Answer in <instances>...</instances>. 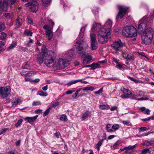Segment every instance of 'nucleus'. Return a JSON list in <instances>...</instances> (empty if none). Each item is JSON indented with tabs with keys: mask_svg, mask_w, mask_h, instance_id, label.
I'll return each mask as SVG.
<instances>
[{
	"mask_svg": "<svg viewBox=\"0 0 154 154\" xmlns=\"http://www.w3.org/2000/svg\"><path fill=\"white\" fill-rule=\"evenodd\" d=\"M139 129L140 130V132L141 131H144L146 130L147 128L146 127H141L139 128Z\"/></svg>",
	"mask_w": 154,
	"mask_h": 154,
	"instance_id": "nucleus-63",
	"label": "nucleus"
},
{
	"mask_svg": "<svg viewBox=\"0 0 154 154\" xmlns=\"http://www.w3.org/2000/svg\"><path fill=\"white\" fill-rule=\"evenodd\" d=\"M35 73L33 70L24 71H23L20 72V74L24 76H31L34 75Z\"/></svg>",
	"mask_w": 154,
	"mask_h": 154,
	"instance_id": "nucleus-18",
	"label": "nucleus"
},
{
	"mask_svg": "<svg viewBox=\"0 0 154 154\" xmlns=\"http://www.w3.org/2000/svg\"><path fill=\"white\" fill-rule=\"evenodd\" d=\"M42 52L41 54H43V55H45V54L48 51L46 50V46L45 45H43L42 47L41 48Z\"/></svg>",
	"mask_w": 154,
	"mask_h": 154,
	"instance_id": "nucleus-31",
	"label": "nucleus"
},
{
	"mask_svg": "<svg viewBox=\"0 0 154 154\" xmlns=\"http://www.w3.org/2000/svg\"><path fill=\"white\" fill-rule=\"evenodd\" d=\"M111 33L110 31L107 30L105 28H100L98 31V35L101 36H109Z\"/></svg>",
	"mask_w": 154,
	"mask_h": 154,
	"instance_id": "nucleus-14",
	"label": "nucleus"
},
{
	"mask_svg": "<svg viewBox=\"0 0 154 154\" xmlns=\"http://www.w3.org/2000/svg\"><path fill=\"white\" fill-rule=\"evenodd\" d=\"M4 15L5 18L8 20L12 19L13 16L12 14H10L8 13H5Z\"/></svg>",
	"mask_w": 154,
	"mask_h": 154,
	"instance_id": "nucleus-30",
	"label": "nucleus"
},
{
	"mask_svg": "<svg viewBox=\"0 0 154 154\" xmlns=\"http://www.w3.org/2000/svg\"><path fill=\"white\" fill-rule=\"evenodd\" d=\"M43 28L45 30L46 35L47 36L48 39L50 40L53 36L52 29L48 25H45Z\"/></svg>",
	"mask_w": 154,
	"mask_h": 154,
	"instance_id": "nucleus-11",
	"label": "nucleus"
},
{
	"mask_svg": "<svg viewBox=\"0 0 154 154\" xmlns=\"http://www.w3.org/2000/svg\"><path fill=\"white\" fill-rule=\"evenodd\" d=\"M117 107L116 106H112L111 108H109L111 111H114L117 109Z\"/></svg>",
	"mask_w": 154,
	"mask_h": 154,
	"instance_id": "nucleus-64",
	"label": "nucleus"
},
{
	"mask_svg": "<svg viewBox=\"0 0 154 154\" xmlns=\"http://www.w3.org/2000/svg\"><path fill=\"white\" fill-rule=\"evenodd\" d=\"M38 94L41 96H46L48 95L47 92H44L42 91H39L38 92Z\"/></svg>",
	"mask_w": 154,
	"mask_h": 154,
	"instance_id": "nucleus-35",
	"label": "nucleus"
},
{
	"mask_svg": "<svg viewBox=\"0 0 154 154\" xmlns=\"http://www.w3.org/2000/svg\"><path fill=\"white\" fill-rule=\"evenodd\" d=\"M22 102V100L18 98H15L13 100V103L14 105L16 106L17 104L20 103Z\"/></svg>",
	"mask_w": 154,
	"mask_h": 154,
	"instance_id": "nucleus-27",
	"label": "nucleus"
},
{
	"mask_svg": "<svg viewBox=\"0 0 154 154\" xmlns=\"http://www.w3.org/2000/svg\"><path fill=\"white\" fill-rule=\"evenodd\" d=\"M118 79L117 78L115 77H110V78H106V80H117Z\"/></svg>",
	"mask_w": 154,
	"mask_h": 154,
	"instance_id": "nucleus-51",
	"label": "nucleus"
},
{
	"mask_svg": "<svg viewBox=\"0 0 154 154\" xmlns=\"http://www.w3.org/2000/svg\"><path fill=\"white\" fill-rule=\"evenodd\" d=\"M24 34L25 35H26L28 36H32V32L27 30L25 31Z\"/></svg>",
	"mask_w": 154,
	"mask_h": 154,
	"instance_id": "nucleus-36",
	"label": "nucleus"
},
{
	"mask_svg": "<svg viewBox=\"0 0 154 154\" xmlns=\"http://www.w3.org/2000/svg\"><path fill=\"white\" fill-rule=\"evenodd\" d=\"M104 139L102 140V141H100L97 143L96 144L95 147L97 148L98 151H99L100 149V147L102 145V142L103 141Z\"/></svg>",
	"mask_w": 154,
	"mask_h": 154,
	"instance_id": "nucleus-34",
	"label": "nucleus"
},
{
	"mask_svg": "<svg viewBox=\"0 0 154 154\" xmlns=\"http://www.w3.org/2000/svg\"><path fill=\"white\" fill-rule=\"evenodd\" d=\"M154 144V140L150 141L149 142H148L146 143V145L147 146H149L150 144Z\"/></svg>",
	"mask_w": 154,
	"mask_h": 154,
	"instance_id": "nucleus-61",
	"label": "nucleus"
},
{
	"mask_svg": "<svg viewBox=\"0 0 154 154\" xmlns=\"http://www.w3.org/2000/svg\"><path fill=\"white\" fill-rule=\"evenodd\" d=\"M44 57L45 65L49 67L52 68L54 70L63 69L69 64V60L62 58L54 62L55 59L54 53L51 51H48Z\"/></svg>",
	"mask_w": 154,
	"mask_h": 154,
	"instance_id": "nucleus-1",
	"label": "nucleus"
},
{
	"mask_svg": "<svg viewBox=\"0 0 154 154\" xmlns=\"http://www.w3.org/2000/svg\"><path fill=\"white\" fill-rule=\"evenodd\" d=\"M66 118L67 117L66 115H63L61 116L60 119L61 121H65L66 120Z\"/></svg>",
	"mask_w": 154,
	"mask_h": 154,
	"instance_id": "nucleus-47",
	"label": "nucleus"
},
{
	"mask_svg": "<svg viewBox=\"0 0 154 154\" xmlns=\"http://www.w3.org/2000/svg\"><path fill=\"white\" fill-rule=\"evenodd\" d=\"M38 116L36 115L32 117H27L25 118V120H27L29 123H31L33 122L38 117Z\"/></svg>",
	"mask_w": 154,
	"mask_h": 154,
	"instance_id": "nucleus-22",
	"label": "nucleus"
},
{
	"mask_svg": "<svg viewBox=\"0 0 154 154\" xmlns=\"http://www.w3.org/2000/svg\"><path fill=\"white\" fill-rule=\"evenodd\" d=\"M99 108L102 110H107L109 108V106L107 104H102L99 106Z\"/></svg>",
	"mask_w": 154,
	"mask_h": 154,
	"instance_id": "nucleus-24",
	"label": "nucleus"
},
{
	"mask_svg": "<svg viewBox=\"0 0 154 154\" xmlns=\"http://www.w3.org/2000/svg\"><path fill=\"white\" fill-rule=\"evenodd\" d=\"M153 17H151L148 22V17L147 16H144L139 21V24L138 25V29L140 32H142L143 30L146 29L147 27L151 26L152 25L153 21Z\"/></svg>",
	"mask_w": 154,
	"mask_h": 154,
	"instance_id": "nucleus-3",
	"label": "nucleus"
},
{
	"mask_svg": "<svg viewBox=\"0 0 154 154\" xmlns=\"http://www.w3.org/2000/svg\"><path fill=\"white\" fill-rule=\"evenodd\" d=\"M95 88L93 86H86L82 88V90L83 91H93Z\"/></svg>",
	"mask_w": 154,
	"mask_h": 154,
	"instance_id": "nucleus-26",
	"label": "nucleus"
},
{
	"mask_svg": "<svg viewBox=\"0 0 154 154\" xmlns=\"http://www.w3.org/2000/svg\"><path fill=\"white\" fill-rule=\"evenodd\" d=\"M77 83L76 80H72L69 82H68L67 84L66 85L68 86H70L72 85L75 84Z\"/></svg>",
	"mask_w": 154,
	"mask_h": 154,
	"instance_id": "nucleus-39",
	"label": "nucleus"
},
{
	"mask_svg": "<svg viewBox=\"0 0 154 154\" xmlns=\"http://www.w3.org/2000/svg\"><path fill=\"white\" fill-rule=\"evenodd\" d=\"M85 30V27H83L81 29L79 36L80 38L83 37L84 35V32Z\"/></svg>",
	"mask_w": 154,
	"mask_h": 154,
	"instance_id": "nucleus-33",
	"label": "nucleus"
},
{
	"mask_svg": "<svg viewBox=\"0 0 154 154\" xmlns=\"http://www.w3.org/2000/svg\"><path fill=\"white\" fill-rule=\"evenodd\" d=\"M74 51L73 49H71L69 50L68 52L69 55L70 56H72L74 52Z\"/></svg>",
	"mask_w": 154,
	"mask_h": 154,
	"instance_id": "nucleus-59",
	"label": "nucleus"
},
{
	"mask_svg": "<svg viewBox=\"0 0 154 154\" xmlns=\"http://www.w3.org/2000/svg\"><path fill=\"white\" fill-rule=\"evenodd\" d=\"M59 104V102L58 101H56L52 104V107L54 108H55L56 106H58Z\"/></svg>",
	"mask_w": 154,
	"mask_h": 154,
	"instance_id": "nucleus-55",
	"label": "nucleus"
},
{
	"mask_svg": "<svg viewBox=\"0 0 154 154\" xmlns=\"http://www.w3.org/2000/svg\"><path fill=\"white\" fill-rule=\"evenodd\" d=\"M41 104V103L40 101H36V102H33L32 104L33 106H36V105H40Z\"/></svg>",
	"mask_w": 154,
	"mask_h": 154,
	"instance_id": "nucleus-53",
	"label": "nucleus"
},
{
	"mask_svg": "<svg viewBox=\"0 0 154 154\" xmlns=\"http://www.w3.org/2000/svg\"><path fill=\"white\" fill-rule=\"evenodd\" d=\"M90 113H91L89 111H87L85 112L84 113L82 114V120H84L87 119Z\"/></svg>",
	"mask_w": 154,
	"mask_h": 154,
	"instance_id": "nucleus-25",
	"label": "nucleus"
},
{
	"mask_svg": "<svg viewBox=\"0 0 154 154\" xmlns=\"http://www.w3.org/2000/svg\"><path fill=\"white\" fill-rule=\"evenodd\" d=\"M112 22L110 20H108L106 22L104 25V26L106 28H107L109 31H110V29L112 27Z\"/></svg>",
	"mask_w": 154,
	"mask_h": 154,
	"instance_id": "nucleus-20",
	"label": "nucleus"
},
{
	"mask_svg": "<svg viewBox=\"0 0 154 154\" xmlns=\"http://www.w3.org/2000/svg\"><path fill=\"white\" fill-rule=\"evenodd\" d=\"M17 45V43L16 42H13L11 45L8 48L7 50L10 51V50H12Z\"/></svg>",
	"mask_w": 154,
	"mask_h": 154,
	"instance_id": "nucleus-29",
	"label": "nucleus"
},
{
	"mask_svg": "<svg viewBox=\"0 0 154 154\" xmlns=\"http://www.w3.org/2000/svg\"><path fill=\"white\" fill-rule=\"evenodd\" d=\"M74 91H73L71 90H68L66 92V94H71L72 93L74 92Z\"/></svg>",
	"mask_w": 154,
	"mask_h": 154,
	"instance_id": "nucleus-62",
	"label": "nucleus"
},
{
	"mask_svg": "<svg viewBox=\"0 0 154 154\" xmlns=\"http://www.w3.org/2000/svg\"><path fill=\"white\" fill-rule=\"evenodd\" d=\"M128 78L130 79L131 81H133L135 82V83H137L140 82V81L138 80L137 79H134V78L131 77L129 76H127Z\"/></svg>",
	"mask_w": 154,
	"mask_h": 154,
	"instance_id": "nucleus-40",
	"label": "nucleus"
},
{
	"mask_svg": "<svg viewBox=\"0 0 154 154\" xmlns=\"http://www.w3.org/2000/svg\"><path fill=\"white\" fill-rule=\"evenodd\" d=\"M123 35L127 37H135L137 35L136 29L132 26L125 27L122 30Z\"/></svg>",
	"mask_w": 154,
	"mask_h": 154,
	"instance_id": "nucleus-4",
	"label": "nucleus"
},
{
	"mask_svg": "<svg viewBox=\"0 0 154 154\" xmlns=\"http://www.w3.org/2000/svg\"><path fill=\"white\" fill-rule=\"evenodd\" d=\"M21 21V20H20L19 19H17L16 20V25H17V27L18 28L20 27L21 26V23L20 22Z\"/></svg>",
	"mask_w": 154,
	"mask_h": 154,
	"instance_id": "nucleus-43",
	"label": "nucleus"
},
{
	"mask_svg": "<svg viewBox=\"0 0 154 154\" xmlns=\"http://www.w3.org/2000/svg\"><path fill=\"white\" fill-rule=\"evenodd\" d=\"M128 95H129L128 94H123L121 95V97L122 98H129V97L128 96Z\"/></svg>",
	"mask_w": 154,
	"mask_h": 154,
	"instance_id": "nucleus-58",
	"label": "nucleus"
},
{
	"mask_svg": "<svg viewBox=\"0 0 154 154\" xmlns=\"http://www.w3.org/2000/svg\"><path fill=\"white\" fill-rule=\"evenodd\" d=\"M92 68L91 69L92 70H94L97 68H99L100 67V65L97 63H93L92 64Z\"/></svg>",
	"mask_w": 154,
	"mask_h": 154,
	"instance_id": "nucleus-32",
	"label": "nucleus"
},
{
	"mask_svg": "<svg viewBox=\"0 0 154 154\" xmlns=\"http://www.w3.org/2000/svg\"><path fill=\"white\" fill-rule=\"evenodd\" d=\"M149 99V98L147 97H142L141 98H138L137 99V100H148Z\"/></svg>",
	"mask_w": 154,
	"mask_h": 154,
	"instance_id": "nucleus-56",
	"label": "nucleus"
},
{
	"mask_svg": "<svg viewBox=\"0 0 154 154\" xmlns=\"http://www.w3.org/2000/svg\"><path fill=\"white\" fill-rule=\"evenodd\" d=\"M103 91L102 88H100L98 91L94 92V94H98L99 95H100L102 94Z\"/></svg>",
	"mask_w": 154,
	"mask_h": 154,
	"instance_id": "nucleus-46",
	"label": "nucleus"
},
{
	"mask_svg": "<svg viewBox=\"0 0 154 154\" xmlns=\"http://www.w3.org/2000/svg\"><path fill=\"white\" fill-rule=\"evenodd\" d=\"M8 130V128H5L0 131V135H1L5 133L6 131H7Z\"/></svg>",
	"mask_w": 154,
	"mask_h": 154,
	"instance_id": "nucleus-57",
	"label": "nucleus"
},
{
	"mask_svg": "<svg viewBox=\"0 0 154 154\" xmlns=\"http://www.w3.org/2000/svg\"><path fill=\"white\" fill-rule=\"evenodd\" d=\"M149 149L146 148L143 149L142 151V154H150Z\"/></svg>",
	"mask_w": 154,
	"mask_h": 154,
	"instance_id": "nucleus-37",
	"label": "nucleus"
},
{
	"mask_svg": "<svg viewBox=\"0 0 154 154\" xmlns=\"http://www.w3.org/2000/svg\"><path fill=\"white\" fill-rule=\"evenodd\" d=\"M121 91L124 94H126L128 95H132V93L129 89H126L123 87L121 88Z\"/></svg>",
	"mask_w": 154,
	"mask_h": 154,
	"instance_id": "nucleus-23",
	"label": "nucleus"
},
{
	"mask_svg": "<svg viewBox=\"0 0 154 154\" xmlns=\"http://www.w3.org/2000/svg\"><path fill=\"white\" fill-rule=\"evenodd\" d=\"M23 120L22 119H20L17 121V122L15 125V126L16 127H18L19 126L21 123H22Z\"/></svg>",
	"mask_w": 154,
	"mask_h": 154,
	"instance_id": "nucleus-45",
	"label": "nucleus"
},
{
	"mask_svg": "<svg viewBox=\"0 0 154 154\" xmlns=\"http://www.w3.org/2000/svg\"><path fill=\"white\" fill-rule=\"evenodd\" d=\"M44 5L46 6L47 5L50 4V0H42Z\"/></svg>",
	"mask_w": 154,
	"mask_h": 154,
	"instance_id": "nucleus-38",
	"label": "nucleus"
},
{
	"mask_svg": "<svg viewBox=\"0 0 154 154\" xmlns=\"http://www.w3.org/2000/svg\"><path fill=\"white\" fill-rule=\"evenodd\" d=\"M74 45L76 47L77 52L79 56L82 58L85 57L83 59L82 63L85 65L88 63L92 58L91 56L88 55L86 52L88 47V44L82 41L78 40L75 43Z\"/></svg>",
	"mask_w": 154,
	"mask_h": 154,
	"instance_id": "nucleus-2",
	"label": "nucleus"
},
{
	"mask_svg": "<svg viewBox=\"0 0 154 154\" xmlns=\"http://www.w3.org/2000/svg\"><path fill=\"white\" fill-rule=\"evenodd\" d=\"M121 56L124 59L129 61L134 60V56L132 54H128L126 52H122Z\"/></svg>",
	"mask_w": 154,
	"mask_h": 154,
	"instance_id": "nucleus-13",
	"label": "nucleus"
},
{
	"mask_svg": "<svg viewBox=\"0 0 154 154\" xmlns=\"http://www.w3.org/2000/svg\"><path fill=\"white\" fill-rule=\"evenodd\" d=\"M44 56L45 55L41 54H39L38 55L37 60L38 63L41 64L43 62V58Z\"/></svg>",
	"mask_w": 154,
	"mask_h": 154,
	"instance_id": "nucleus-21",
	"label": "nucleus"
},
{
	"mask_svg": "<svg viewBox=\"0 0 154 154\" xmlns=\"http://www.w3.org/2000/svg\"><path fill=\"white\" fill-rule=\"evenodd\" d=\"M137 147L136 144L133 146L130 145L128 146H125L126 150L125 151V153L126 154H131L136 149Z\"/></svg>",
	"mask_w": 154,
	"mask_h": 154,
	"instance_id": "nucleus-15",
	"label": "nucleus"
},
{
	"mask_svg": "<svg viewBox=\"0 0 154 154\" xmlns=\"http://www.w3.org/2000/svg\"><path fill=\"white\" fill-rule=\"evenodd\" d=\"M141 36L149 37V38H152L154 34V32L152 29L151 27L145 29L142 32H140Z\"/></svg>",
	"mask_w": 154,
	"mask_h": 154,
	"instance_id": "nucleus-10",
	"label": "nucleus"
},
{
	"mask_svg": "<svg viewBox=\"0 0 154 154\" xmlns=\"http://www.w3.org/2000/svg\"><path fill=\"white\" fill-rule=\"evenodd\" d=\"M119 128V125L117 124L113 125L112 126V128L116 131L118 130Z\"/></svg>",
	"mask_w": 154,
	"mask_h": 154,
	"instance_id": "nucleus-44",
	"label": "nucleus"
},
{
	"mask_svg": "<svg viewBox=\"0 0 154 154\" xmlns=\"http://www.w3.org/2000/svg\"><path fill=\"white\" fill-rule=\"evenodd\" d=\"M120 142L119 141H117L115 144L113 145L112 147L113 148H115L118 146L120 144Z\"/></svg>",
	"mask_w": 154,
	"mask_h": 154,
	"instance_id": "nucleus-48",
	"label": "nucleus"
},
{
	"mask_svg": "<svg viewBox=\"0 0 154 154\" xmlns=\"http://www.w3.org/2000/svg\"><path fill=\"white\" fill-rule=\"evenodd\" d=\"M110 36H101L98 35L99 42L101 44H104L106 43L109 38Z\"/></svg>",
	"mask_w": 154,
	"mask_h": 154,
	"instance_id": "nucleus-16",
	"label": "nucleus"
},
{
	"mask_svg": "<svg viewBox=\"0 0 154 154\" xmlns=\"http://www.w3.org/2000/svg\"><path fill=\"white\" fill-rule=\"evenodd\" d=\"M27 18L28 19V23L32 25L33 24V22L32 20L30 18L29 16H28Z\"/></svg>",
	"mask_w": 154,
	"mask_h": 154,
	"instance_id": "nucleus-50",
	"label": "nucleus"
},
{
	"mask_svg": "<svg viewBox=\"0 0 154 154\" xmlns=\"http://www.w3.org/2000/svg\"><path fill=\"white\" fill-rule=\"evenodd\" d=\"M42 110L41 109H38L35 110V112L36 114H40L42 113Z\"/></svg>",
	"mask_w": 154,
	"mask_h": 154,
	"instance_id": "nucleus-60",
	"label": "nucleus"
},
{
	"mask_svg": "<svg viewBox=\"0 0 154 154\" xmlns=\"http://www.w3.org/2000/svg\"><path fill=\"white\" fill-rule=\"evenodd\" d=\"M118 7L119 11L117 15L116 19L118 20L119 19H122L125 15L127 11L128 8L124 6L119 5Z\"/></svg>",
	"mask_w": 154,
	"mask_h": 154,
	"instance_id": "nucleus-8",
	"label": "nucleus"
},
{
	"mask_svg": "<svg viewBox=\"0 0 154 154\" xmlns=\"http://www.w3.org/2000/svg\"><path fill=\"white\" fill-rule=\"evenodd\" d=\"M11 92L10 87L7 86L6 87H1L0 88V96L2 98H6Z\"/></svg>",
	"mask_w": 154,
	"mask_h": 154,
	"instance_id": "nucleus-5",
	"label": "nucleus"
},
{
	"mask_svg": "<svg viewBox=\"0 0 154 154\" xmlns=\"http://www.w3.org/2000/svg\"><path fill=\"white\" fill-rule=\"evenodd\" d=\"M34 2L32 3L30 2L27 3L25 4V6L26 7L30 6V10L33 12H36L38 9V4L35 1Z\"/></svg>",
	"mask_w": 154,
	"mask_h": 154,
	"instance_id": "nucleus-12",
	"label": "nucleus"
},
{
	"mask_svg": "<svg viewBox=\"0 0 154 154\" xmlns=\"http://www.w3.org/2000/svg\"><path fill=\"white\" fill-rule=\"evenodd\" d=\"M122 122L125 125H131V124L130 123V122L128 120L123 121Z\"/></svg>",
	"mask_w": 154,
	"mask_h": 154,
	"instance_id": "nucleus-52",
	"label": "nucleus"
},
{
	"mask_svg": "<svg viewBox=\"0 0 154 154\" xmlns=\"http://www.w3.org/2000/svg\"><path fill=\"white\" fill-rule=\"evenodd\" d=\"M50 109H51L50 108L47 109L43 114L44 116L45 117L48 114L49 112Z\"/></svg>",
	"mask_w": 154,
	"mask_h": 154,
	"instance_id": "nucleus-49",
	"label": "nucleus"
},
{
	"mask_svg": "<svg viewBox=\"0 0 154 154\" xmlns=\"http://www.w3.org/2000/svg\"><path fill=\"white\" fill-rule=\"evenodd\" d=\"M29 64L30 63L29 62H25L22 65V69H28L30 67Z\"/></svg>",
	"mask_w": 154,
	"mask_h": 154,
	"instance_id": "nucleus-28",
	"label": "nucleus"
},
{
	"mask_svg": "<svg viewBox=\"0 0 154 154\" xmlns=\"http://www.w3.org/2000/svg\"><path fill=\"white\" fill-rule=\"evenodd\" d=\"M90 35L91 49L92 50H96L98 47V44L96 40V35L95 33L91 32Z\"/></svg>",
	"mask_w": 154,
	"mask_h": 154,
	"instance_id": "nucleus-9",
	"label": "nucleus"
},
{
	"mask_svg": "<svg viewBox=\"0 0 154 154\" xmlns=\"http://www.w3.org/2000/svg\"><path fill=\"white\" fill-rule=\"evenodd\" d=\"M17 0H0V8L4 11H7L8 7V3L13 5Z\"/></svg>",
	"mask_w": 154,
	"mask_h": 154,
	"instance_id": "nucleus-7",
	"label": "nucleus"
},
{
	"mask_svg": "<svg viewBox=\"0 0 154 154\" xmlns=\"http://www.w3.org/2000/svg\"><path fill=\"white\" fill-rule=\"evenodd\" d=\"M125 44L122 43L121 40L119 39L115 41L111 45L112 49L116 51H120L122 48L125 46Z\"/></svg>",
	"mask_w": 154,
	"mask_h": 154,
	"instance_id": "nucleus-6",
	"label": "nucleus"
},
{
	"mask_svg": "<svg viewBox=\"0 0 154 154\" xmlns=\"http://www.w3.org/2000/svg\"><path fill=\"white\" fill-rule=\"evenodd\" d=\"M142 40V42L146 45H149L151 43L152 39V38H149V37H146L141 36Z\"/></svg>",
	"mask_w": 154,
	"mask_h": 154,
	"instance_id": "nucleus-17",
	"label": "nucleus"
},
{
	"mask_svg": "<svg viewBox=\"0 0 154 154\" xmlns=\"http://www.w3.org/2000/svg\"><path fill=\"white\" fill-rule=\"evenodd\" d=\"M29 42L27 43L26 44V45L27 46H29L33 42V40L32 39L30 38H29Z\"/></svg>",
	"mask_w": 154,
	"mask_h": 154,
	"instance_id": "nucleus-54",
	"label": "nucleus"
},
{
	"mask_svg": "<svg viewBox=\"0 0 154 154\" xmlns=\"http://www.w3.org/2000/svg\"><path fill=\"white\" fill-rule=\"evenodd\" d=\"M5 28L4 24L0 22V32L3 31Z\"/></svg>",
	"mask_w": 154,
	"mask_h": 154,
	"instance_id": "nucleus-41",
	"label": "nucleus"
},
{
	"mask_svg": "<svg viewBox=\"0 0 154 154\" xmlns=\"http://www.w3.org/2000/svg\"><path fill=\"white\" fill-rule=\"evenodd\" d=\"M138 108L145 114L149 115L150 114V110L148 109H146L145 107H138Z\"/></svg>",
	"mask_w": 154,
	"mask_h": 154,
	"instance_id": "nucleus-19",
	"label": "nucleus"
},
{
	"mask_svg": "<svg viewBox=\"0 0 154 154\" xmlns=\"http://www.w3.org/2000/svg\"><path fill=\"white\" fill-rule=\"evenodd\" d=\"M7 36V34L3 32H2L1 33V35H0V37L2 39H4Z\"/></svg>",
	"mask_w": 154,
	"mask_h": 154,
	"instance_id": "nucleus-42",
	"label": "nucleus"
}]
</instances>
